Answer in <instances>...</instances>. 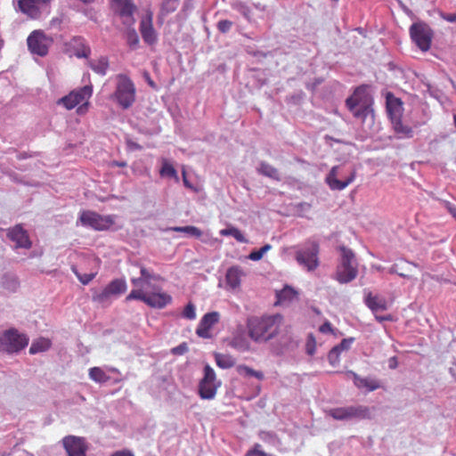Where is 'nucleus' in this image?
Wrapping results in <instances>:
<instances>
[{
    "label": "nucleus",
    "instance_id": "1a4fd4ad",
    "mask_svg": "<svg viewBox=\"0 0 456 456\" xmlns=\"http://www.w3.org/2000/svg\"><path fill=\"white\" fill-rule=\"evenodd\" d=\"M28 344V338L15 329H10L0 336V352L17 353Z\"/></svg>",
    "mask_w": 456,
    "mask_h": 456
},
{
    "label": "nucleus",
    "instance_id": "a18cd8bd",
    "mask_svg": "<svg viewBox=\"0 0 456 456\" xmlns=\"http://www.w3.org/2000/svg\"><path fill=\"white\" fill-rule=\"evenodd\" d=\"M272 248L270 244L264 245L260 249L252 251L248 255V258L252 261H259L262 259L263 256Z\"/></svg>",
    "mask_w": 456,
    "mask_h": 456
},
{
    "label": "nucleus",
    "instance_id": "4c0bfd02",
    "mask_svg": "<svg viewBox=\"0 0 456 456\" xmlns=\"http://www.w3.org/2000/svg\"><path fill=\"white\" fill-rule=\"evenodd\" d=\"M222 236H232L237 241L241 243H247L248 240L245 238L243 233L236 227L231 226L226 229L220 231Z\"/></svg>",
    "mask_w": 456,
    "mask_h": 456
},
{
    "label": "nucleus",
    "instance_id": "de8ad7c7",
    "mask_svg": "<svg viewBox=\"0 0 456 456\" xmlns=\"http://www.w3.org/2000/svg\"><path fill=\"white\" fill-rule=\"evenodd\" d=\"M260 438L268 444L275 445L278 443V438L275 434L272 432H261Z\"/></svg>",
    "mask_w": 456,
    "mask_h": 456
},
{
    "label": "nucleus",
    "instance_id": "f257e3e1",
    "mask_svg": "<svg viewBox=\"0 0 456 456\" xmlns=\"http://www.w3.org/2000/svg\"><path fill=\"white\" fill-rule=\"evenodd\" d=\"M281 314L255 318L248 322L249 337L256 342H266L274 338L282 322Z\"/></svg>",
    "mask_w": 456,
    "mask_h": 456
},
{
    "label": "nucleus",
    "instance_id": "a19ab883",
    "mask_svg": "<svg viewBox=\"0 0 456 456\" xmlns=\"http://www.w3.org/2000/svg\"><path fill=\"white\" fill-rule=\"evenodd\" d=\"M232 9L240 12L246 20H250L251 10L250 8L241 1H236L232 4Z\"/></svg>",
    "mask_w": 456,
    "mask_h": 456
},
{
    "label": "nucleus",
    "instance_id": "9b49d317",
    "mask_svg": "<svg viewBox=\"0 0 456 456\" xmlns=\"http://www.w3.org/2000/svg\"><path fill=\"white\" fill-rule=\"evenodd\" d=\"M53 40L42 30L32 31L27 38V45L29 52L33 55L45 57L47 55L49 48Z\"/></svg>",
    "mask_w": 456,
    "mask_h": 456
},
{
    "label": "nucleus",
    "instance_id": "7ed1b4c3",
    "mask_svg": "<svg viewBox=\"0 0 456 456\" xmlns=\"http://www.w3.org/2000/svg\"><path fill=\"white\" fill-rule=\"evenodd\" d=\"M126 301L139 300L152 308L162 309L169 305L172 297L156 285L144 289H134L126 297Z\"/></svg>",
    "mask_w": 456,
    "mask_h": 456
},
{
    "label": "nucleus",
    "instance_id": "58836bf2",
    "mask_svg": "<svg viewBox=\"0 0 456 456\" xmlns=\"http://www.w3.org/2000/svg\"><path fill=\"white\" fill-rule=\"evenodd\" d=\"M327 413L336 420L348 421L346 406L330 409Z\"/></svg>",
    "mask_w": 456,
    "mask_h": 456
},
{
    "label": "nucleus",
    "instance_id": "c9c22d12",
    "mask_svg": "<svg viewBox=\"0 0 456 456\" xmlns=\"http://www.w3.org/2000/svg\"><path fill=\"white\" fill-rule=\"evenodd\" d=\"M179 1L180 0H163L160 6L159 16L165 17L174 12L179 6Z\"/></svg>",
    "mask_w": 456,
    "mask_h": 456
},
{
    "label": "nucleus",
    "instance_id": "c03bdc74",
    "mask_svg": "<svg viewBox=\"0 0 456 456\" xmlns=\"http://www.w3.org/2000/svg\"><path fill=\"white\" fill-rule=\"evenodd\" d=\"M110 297H111L110 293L108 291V289L106 288H104L103 290L99 291V292L95 291L93 294V301L99 303V304H107L110 302Z\"/></svg>",
    "mask_w": 456,
    "mask_h": 456
},
{
    "label": "nucleus",
    "instance_id": "774afa93",
    "mask_svg": "<svg viewBox=\"0 0 456 456\" xmlns=\"http://www.w3.org/2000/svg\"><path fill=\"white\" fill-rule=\"evenodd\" d=\"M144 77L147 80L149 86L154 88L155 87V83L151 79L148 72L144 73Z\"/></svg>",
    "mask_w": 456,
    "mask_h": 456
},
{
    "label": "nucleus",
    "instance_id": "f03ea898",
    "mask_svg": "<svg viewBox=\"0 0 456 456\" xmlns=\"http://www.w3.org/2000/svg\"><path fill=\"white\" fill-rule=\"evenodd\" d=\"M373 100L362 86L357 87L354 94L346 100L347 109L352 112L354 118L362 121L374 117L372 109Z\"/></svg>",
    "mask_w": 456,
    "mask_h": 456
},
{
    "label": "nucleus",
    "instance_id": "5701e85b",
    "mask_svg": "<svg viewBox=\"0 0 456 456\" xmlns=\"http://www.w3.org/2000/svg\"><path fill=\"white\" fill-rule=\"evenodd\" d=\"M347 374L353 378L354 384L358 388H366L371 392L380 387V384L378 380L370 378H362L353 370L347 371Z\"/></svg>",
    "mask_w": 456,
    "mask_h": 456
},
{
    "label": "nucleus",
    "instance_id": "e433bc0d",
    "mask_svg": "<svg viewBox=\"0 0 456 456\" xmlns=\"http://www.w3.org/2000/svg\"><path fill=\"white\" fill-rule=\"evenodd\" d=\"M169 230L177 232H184L188 236L200 238L202 235V232L196 226L187 225V226H175L169 228Z\"/></svg>",
    "mask_w": 456,
    "mask_h": 456
},
{
    "label": "nucleus",
    "instance_id": "603ef678",
    "mask_svg": "<svg viewBox=\"0 0 456 456\" xmlns=\"http://www.w3.org/2000/svg\"><path fill=\"white\" fill-rule=\"evenodd\" d=\"M259 444H256L253 449L247 452L246 456H275L273 454H269L264 451L259 450Z\"/></svg>",
    "mask_w": 456,
    "mask_h": 456
},
{
    "label": "nucleus",
    "instance_id": "864d4df0",
    "mask_svg": "<svg viewBox=\"0 0 456 456\" xmlns=\"http://www.w3.org/2000/svg\"><path fill=\"white\" fill-rule=\"evenodd\" d=\"M188 351V346L186 343H182L178 345L177 346L171 349V352L173 354L175 355H182L185 354Z\"/></svg>",
    "mask_w": 456,
    "mask_h": 456
},
{
    "label": "nucleus",
    "instance_id": "f3484780",
    "mask_svg": "<svg viewBox=\"0 0 456 456\" xmlns=\"http://www.w3.org/2000/svg\"><path fill=\"white\" fill-rule=\"evenodd\" d=\"M135 266L140 268V277L131 279V283L134 289H144L154 286L152 281H159L161 277L159 274L154 273L153 271L146 268L139 263L134 264Z\"/></svg>",
    "mask_w": 456,
    "mask_h": 456
},
{
    "label": "nucleus",
    "instance_id": "13d9d810",
    "mask_svg": "<svg viewBox=\"0 0 456 456\" xmlns=\"http://www.w3.org/2000/svg\"><path fill=\"white\" fill-rule=\"evenodd\" d=\"M126 145H127V148L130 151H140V150L142 149L140 144H138L137 142H135L132 139H127L126 140Z\"/></svg>",
    "mask_w": 456,
    "mask_h": 456
},
{
    "label": "nucleus",
    "instance_id": "3c124183",
    "mask_svg": "<svg viewBox=\"0 0 456 456\" xmlns=\"http://www.w3.org/2000/svg\"><path fill=\"white\" fill-rule=\"evenodd\" d=\"M232 26V22L228 20H221L217 23V28L222 33H227Z\"/></svg>",
    "mask_w": 456,
    "mask_h": 456
},
{
    "label": "nucleus",
    "instance_id": "c756f323",
    "mask_svg": "<svg viewBox=\"0 0 456 456\" xmlns=\"http://www.w3.org/2000/svg\"><path fill=\"white\" fill-rule=\"evenodd\" d=\"M125 37L126 40V44L128 45L131 50L138 49L140 39L134 26L126 27V29L125 31Z\"/></svg>",
    "mask_w": 456,
    "mask_h": 456
},
{
    "label": "nucleus",
    "instance_id": "6e6552de",
    "mask_svg": "<svg viewBox=\"0 0 456 456\" xmlns=\"http://www.w3.org/2000/svg\"><path fill=\"white\" fill-rule=\"evenodd\" d=\"M203 371L204 375L198 387L199 395L203 400H213L222 382L216 379L215 370L208 364L205 365Z\"/></svg>",
    "mask_w": 456,
    "mask_h": 456
},
{
    "label": "nucleus",
    "instance_id": "ea45409f",
    "mask_svg": "<svg viewBox=\"0 0 456 456\" xmlns=\"http://www.w3.org/2000/svg\"><path fill=\"white\" fill-rule=\"evenodd\" d=\"M232 346L240 352H246L249 350L250 346L248 339L242 336H236L233 338Z\"/></svg>",
    "mask_w": 456,
    "mask_h": 456
},
{
    "label": "nucleus",
    "instance_id": "cd10ccee",
    "mask_svg": "<svg viewBox=\"0 0 456 456\" xmlns=\"http://www.w3.org/2000/svg\"><path fill=\"white\" fill-rule=\"evenodd\" d=\"M90 68L97 74L104 76L109 67L107 57H100L97 60H90L88 61Z\"/></svg>",
    "mask_w": 456,
    "mask_h": 456
},
{
    "label": "nucleus",
    "instance_id": "39448f33",
    "mask_svg": "<svg viewBox=\"0 0 456 456\" xmlns=\"http://www.w3.org/2000/svg\"><path fill=\"white\" fill-rule=\"evenodd\" d=\"M116 80V89L112 94V99L115 100L123 110H127L135 102V86L125 74H118Z\"/></svg>",
    "mask_w": 456,
    "mask_h": 456
},
{
    "label": "nucleus",
    "instance_id": "9d476101",
    "mask_svg": "<svg viewBox=\"0 0 456 456\" xmlns=\"http://www.w3.org/2000/svg\"><path fill=\"white\" fill-rule=\"evenodd\" d=\"M116 216L113 215L102 216L94 211H83L79 221L83 226L90 227L96 231H104L112 226Z\"/></svg>",
    "mask_w": 456,
    "mask_h": 456
},
{
    "label": "nucleus",
    "instance_id": "4468645a",
    "mask_svg": "<svg viewBox=\"0 0 456 456\" xmlns=\"http://www.w3.org/2000/svg\"><path fill=\"white\" fill-rule=\"evenodd\" d=\"M93 94L92 85H86L77 90L71 91L68 95L61 98L58 104H62L67 110H72L84 101H87Z\"/></svg>",
    "mask_w": 456,
    "mask_h": 456
},
{
    "label": "nucleus",
    "instance_id": "dca6fc26",
    "mask_svg": "<svg viewBox=\"0 0 456 456\" xmlns=\"http://www.w3.org/2000/svg\"><path fill=\"white\" fill-rule=\"evenodd\" d=\"M139 30L145 44L153 45L158 42V33L153 27V12L151 9L145 10L142 17Z\"/></svg>",
    "mask_w": 456,
    "mask_h": 456
},
{
    "label": "nucleus",
    "instance_id": "5fc2aeb1",
    "mask_svg": "<svg viewBox=\"0 0 456 456\" xmlns=\"http://www.w3.org/2000/svg\"><path fill=\"white\" fill-rule=\"evenodd\" d=\"M442 204L444 208L452 216V217L456 220V206L450 201L443 200Z\"/></svg>",
    "mask_w": 456,
    "mask_h": 456
},
{
    "label": "nucleus",
    "instance_id": "ddd939ff",
    "mask_svg": "<svg viewBox=\"0 0 456 456\" xmlns=\"http://www.w3.org/2000/svg\"><path fill=\"white\" fill-rule=\"evenodd\" d=\"M113 10L121 19L122 24L126 27L134 26L135 19L134 13L136 6L132 0H113Z\"/></svg>",
    "mask_w": 456,
    "mask_h": 456
},
{
    "label": "nucleus",
    "instance_id": "052dcab7",
    "mask_svg": "<svg viewBox=\"0 0 456 456\" xmlns=\"http://www.w3.org/2000/svg\"><path fill=\"white\" fill-rule=\"evenodd\" d=\"M374 315H375V319L379 322H387V321H392V316L390 314H387V315H379L377 313H374Z\"/></svg>",
    "mask_w": 456,
    "mask_h": 456
},
{
    "label": "nucleus",
    "instance_id": "09e8293b",
    "mask_svg": "<svg viewBox=\"0 0 456 456\" xmlns=\"http://www.w3.org/2000/svg\"><path fill=\"white\" fill-rule=\"evenodd\" d=\"M72 271L75 273L79 281L85 285L88 284L95 277V273L79 274L75 267H72Z\"/></svg>",
    "mask_w": 456,
    "mask_h": 456
},
{
    "label": "nucleus",
    "instance_id": "423d86ee",
    "mask_svg": "<svg viewBox=\"0 0 456 456\" xmlns=\"http://www.w3.org/2000/svg\"><path fill=\"white\" fill-rule=\"evenodd\" d=\"M319 252V243L314 240H308L296 250L295 259L306 271L313 272L320 265Z\"/></svg>",
    "mask_w": 456,
    "mask_h": 456
},
{
    "label": "nucleus",
    "instance_id": "c85d7f7f",
    "mask_svg": "<svg viewBox=\"0 0 456 456\" xmlns=\"http://www.w3.org/2000/svg\"><path fill=\"white\" fill-rule=\"evenodd\" d=\"M111 296H118L126 290V282L124 279H116L110 281L106 287Z\"/></svg>",
    "mask_w": 456,
    "mask_h": 456
},
{
    "label": "nucleus",
    "instance_id": "bb28decb",
    "mask_svg": "<svg viewBox=\"0 0 456 456\" xmlns=\"http://www.w3.org/2000/svg\"><path fill=\"white\" fill-rule=\"evenodd\" d=\"M393 128L399 138H411L413 136V130L411 126L403 124L402 118L391 122Z\"/></svg>",
    "mask_w": 456,
    "mask_h": 456
},
{
    "label": "nucleus",
    "instance_id": "412c9836",
    "mask_svg": "<svg viewBox=\"0 0 456 456\" xmlns=\"http://www.w3.org/2000/svg\"><path fill=\"white\" fill-rule=\"evenodd\" d=\"M348 421H359L363 419H371L373 418L374 408L365 405H348L346 406Z\"/></svg>",
    "mask_w": 456,
    "mask_h": 456
},
{
    "label": "nucleus",
    "instance_id": "6e6d98bb",
    "mask_svg": "<svg viewBox=\"0 0 456 456\" xmlns=\"http://www.w3.org/2000/svg\"><path fill=\"white\" fill-rule=\"evenodd\" d=\"M90 53V48L82 44V48L77 51L76 55L78 58H88Z\"/></svg>",
    "mask_w": 456,
    "mask_h": 456
},
{
    "label": "nucleus",
    "instance_id": "8fccbe9b",
    "mask_svg": "<svg viewBox=\"0 0 456 456\" xmlns=\"http://www.w3.org/2000/svg\"><path fill=\"white\" fill-rule=\"evenodd\" d=\"M340 353L335 346L329 352L328 360L331 365H336L339 362Z\"/></svg>",
    "mask_w": 456,
    "mask_h": 456
},
{
    "label": "nucleus",
    "instance_id": "4be33fe9",
    "mask_svg": "<svg viewBox=\"0 0 456 456\" xmlns=\"http://www.w3.org/2000/svg\"><path fill=\"white\" fill-rule=\"evenodd\" d=\"M403 110L402 101L393 94H388L387 96V111L391 122L402 118Z\"/></svg>",
    "mask_w": 456,
    "mask_h": 456
},
{
    "label": "nucleus",
    "instance_id": "2f4dec72",
    "mask_svg": "<svg viewBox=\"0 0 456 456\" xmlns=\"http://www.w3.org/2000/svg\"><path fill=\"white\" fill-rule=\"evenodd\" d=\"M215 360L216 365L221 369H229L235 365V359L229 354H216Z\"/></svg>",
    "mask_w": 456,
    "mask_h": 456
},
{
    "label": "nucleus",
    "instance_id": "37998d69",
    "mask_svg": "<svg viewBox=\"0 0 456 456\" xmlns=\"http://www.w3.org/2000/svg\"><path fill=\"white\" fill-rule=\"evenodd\" d=\"M3 287L9 291H15L19 287L18 279L12 275H5L2 281Z\"/></svg>",
    "mask_w": 456,
    "mask_h": 456
},
{
    "label": "nucleus",
    "instance_id": "f704fd0d",
    "mask_svg": "<svg viewBox=\"0 0 456 456\" xmlns=\"http://www.w3.org/2000/svg\"><path fill=\"white\" fill-rule=\"evenodd\" d=\"M296 291L289 286H285L283 289L276 293L277 303L283 304L284 302L291 301L296 297Z\"/></svg>",
    "mask_w": 456,
    "mask_h": 456
},
{
    "label": "nucleus",
    "instance_id": "b1692460",
    "mask_svg": "<svg viewBox=\"0 0 456 456\" xmlns=\"http://www.w3.org/2000/svg\"><path fill=\"white\" fill-rule=\"evenodd\" d=\"M243 274H244L243 271L240 266L235 265V266L230 267L227 270L226 275H225V280H226L227 285L232 289L240 287V281H241V277L243 276Z\"/></svg>",
    "mask_w": 456,
    "mask_h": 456
},
{
    "label": "nucleus",
    "instance_id": "e2e57ef3",
    "mask_svg": "<svg viewBox=\"0 0 456 456\" xmlns=\"http://www.w3.org/2000/svg\"><path fill=\"white\" fill-rule=\"evenodd\" d=\"M320 331L322 333L330 332L332 330L331 324L329 322H324L320 326Z\"/></svg>",
    "mask_w": 456,
    "mask_h": 456
},
{
    "label": "nucleus",
    "instance_id": "0e129e2a",
    "mask_svg": "<svg viewBox=\"0 0 456 456\" xmlns=\"http://www.w3.org/2000/svg\"><path fill=\"white\" fill-rule=\"evenodd\" d=\"M398 366V362H397V358L395 356H393V357H390L389 360H388V367L392 370L397 368Z\"/></svg>",
    "mask_w": 456,
    "mask_h": 456
},
{
    "label": "nucleus",
    "instance_id": "0eeeda50",
    "mask_svg": "<svg viewBox=\"0 0 456 456\" xmlns=\"http://www.w3.org/2000/svg\"><path fill=\"white\" fill-rule=\"evenodd\" d=\"M355 169L347 170L346 166L333 167L325 178V182L332 191H342L355 179Z\"/></svg>",
    "mask_w": 456,
    "mask_h": 456
},
{
    "label": "nucleus",
    "instance_id": "338daca9",
    "mask_svg": "<svg viewBox=\"0 0 456 456\" xmlns=\"http://www.w3.org/2000/svg\"><path fill=\"white\" fill-rule=\"evenodd\" d=\"M111 456H134V454L131 453L130 452L120 451L114 452Z\"/></svg>",
    "mask_w": 456,
    "mask_h": 456
},
{
    "label": "nucleus",
    "instance_id": "aec40b11",
    "mask_svg": "<svg viewBox=\"0 0 456 456\" xmlns=\"http://www.w3.org/2000/svg\"><path fill=\"white\" fill-rule=\"evenodd\" d=\"M7 236L15 243V248H29L32 245L27 231L20 224L10 229Z\"/></svg>",
    "mask_w": 456,
    "mask_h": 456
},
{
    "label": "nucleus",
    "instance_id": "49530a36",
    "mask_svg": "<svg viewBox=\"0 0 456 456\" xmlns=\"http://www.w3.org/2000/svg\"><path fill=\"white\" fill-rule=\"evenodd\" d=\"M182 316L188 320H195L196 319V308L192 303H188L184 307Z\"/></svg>",
    "mask_w": 456,
    "mask_h": 456
},
{
    "label": "nucleus",
    "instance_id": "a211bd4d",
    "mask_svg": "<svg viewBox=\"0 0 456 456\" xmlns=\"http://www.w3.org/2000/svg\"><path fill=\"white\" fill-rule=\"evenodd\" d=\"M62 443L68 456H86L87 446L83 438L69 436Z\"/></svg>",
    "mask_w": 456,
    "mask_h": 456
},
{
    "label": "nucleus",
    "instance_id": "2eb2a0df",
    "mask_svg": "<svg viewBox=\"0 0 456 456\" xmlns=\"http://www.w3.org/2000/svg\"><path fill=\"white\" fill-rule=\"evenodd\" d=\"M51 0H19L20 11L31 19H37L43 12H49Z\"/></svg>",
    "mask_w": 456,
    "mask_h": 456
},
{
    "label": "nucleus",
    "instance_id": "7c9ffc66",
    "mask_svg": "<svg viewBox=\"0 0 456 456\" xmlns=\"http://www.w3.org/2000/svg\"><path fill=\"white\" fill-rule=\"evenodd\" d=\"M51 346V341L47 338H41L34 340L30 346L29 353L35 354L37 353L45 352Z\"/></svg>",
    "mask_w": 456,
    "mask_h": 456
},
{
    "label": "nucleus",
    "instance_id": "79ce46f5",
    "mask_svg": "<svg viewBox=\"0 0 456 456\" xmlns=\"http://www.w3.org/2000/svg\"><path fill=\"white\" fill-rule=\"evenodd\" d=\"M159 174L163 177L175 178V180H178L176 170L167 161L163 162Z\"/></svg>",
    "mask_w": 456,
    "mask_h": 456
},
{
    "label": "nucleus",
    "instance_id": "6ab92c4d",
    "mask_svg": "<svg viewBox=\"0 0 456 456\" xmlns=\"http://www.w3.org/2000/svg\"><path fill=\"white\" fill-rule=\"evenodd\" d=\"M218 321L219 314L217 312L206 314L198 324L196 334L200 338H209L211 337L210 330Z\"/></svg>",
    "mask_w": 456,
    "mask_h": 456
},
{
    "label": "nucleus",
    "instance_id": "bf43d9fd",
    "mask_svg": "<svg viewBox=\"0 0 456 456\" xmlns=\"http://www.w3.org/2000/svg\"><path fill=\"white\" fill-rule=\"evenodd\" d=\"M314 344H315L314 338L312 335L309 336L308 341H307V353L311 355L314 354Z\"/></svg>",
    "mask_w": 456,
    "mask_h": 456
},
{
    "label": "nucleus",
    "instance_id": "72a5a7b5",
    "mask_svg": "<svg viewBox=\"0 0 456 456\" xmlns=\"http://www.w3.org/2000/svg\"><path fill=\"white\" fill-rule=\"evenodd\" d=\"M89 378L96 383H106L110 379V377L100 367L90 368Z\"/></svg>",
    "mask_w": 456,
    "mask_h": 456
},
{
    "label": "nucleus",
    "instance_id": "a878e982",
    "mask_svg": "<svg viewBox=\"0 0 456 456\" xmlns=\"http://www.w3.org/2000/svg\"><path fill=\"white\" fill-rule=\"evenodd\" d=\"M258 174L269 177L273 180L280 182L281 180V176L277 168L270 165L265 161H261L256 168Z\"/></svg>",
    "mask_w": 456,
    "mask_h": 456
},
{
    "label": "nucleus",
    "instance_id": "f8f14e48",
    "mask_svg": "<svg viewBox=\"0 0 456 456\" xmlns=\"http://www.w3.org/2000/svg\"><path fill=\"white\" fill-rule=\"evenodd\" d=\"M412 41L423 52L428 51L431 45L432 32L424 23H414L410 28Z\"/></svg>",
    "mask_w": 456,
    "mask_h": 456
},
{
    "label": "nucleus",
    "instance_id": "473e14b6",
    "mask_svg": "<svg viewBox=\"0 0 456 456\" xmlns=\"http://www.w3.org/2000/svg\"><path fill=\"white\" fill-rule=\"evenodd\" d=\"M236 370L238 374L240 376L254 377L259 380H262L265 377L262 371L255 370L252 368L244 364L238 365Z\"/></svg>",
    "mask_w": 456,
    "mask_h": 456
},
{
    "label": "nucleus",
    "instance_id": "4d7b16f0",
    "mask_svg": "<svg viewBox=\"0 0 456 456\" xmlns=\"http://www.w3.org/2000/svg\"><path fill=\"white\" fill-rule=\"evenodd\" d=\"M353 342V338L350 339H343L338 346L335 347L338 348L339 352L348 350L351 343Z\"/></svg>",
    "mask_w": 456,
    "mask_h": 456
},
{
    "label": "nucleus",
    "instance_id": "680f3d73",
    "mask_svg": "<svg viewBox=\"0 0 456 456\" xmlns=\"http://www.w3.org/2000/svg\"><path fill=\"white\" fill-rule=\"evenodd\" d=\"M388 273H396V274H398L399 276L403 277V278L407 277V275H406V274H404V273H399V271H398V265H397V264L393 265L388 269Z\"/></svg>",
    "mask_w": 456,
    "mask_h": 456
},
{
    "label": "nucleus",
    "instance_id": "20e7f679",
    "mask_svg": "<svg viewBox=\"0 0 456 456\" xmlns=\"http://www.w3.org/2000/svg\"><path fill=\"white\" fill-rule=\"evenodd\" d=\"M340 260L337 266L336 280L342 284L348 283L358 275V263L354 253L345 246L339 247Z\"/></svg>",
    "mask_w": 456,
    "mask_h": 456
},
{
    "label": "nucleus",
    "instance_id": "393cba45",
    "mask_svg": "<svg viewBox=\"0 0 456 456\" xmlns=\"http://www.w3.org/2000/svg\"><path fill=\"white\" fill-rule=\"evenodd\" d=\"M365 304L373 314L378 313L379 311H385L387 308L385 298L379 296H373L370 292L365 297Z\"/></svg>",
    "mask_w": 456,
    "mask_h": 456
},
{
    "label": "nucleus",
    "instance_id": "69168bd1",
    "mask_svg": "<svg viewBox=\"0 0 456 456\" xmlns=\"http://www.w3.org/2000/svg\"><path fill=\"white\" fill-rule=\"evenodd\" d=\"M443 18L449 22H455L456 21V13L446 14V15H444Z\"/></svg>",
    "mask_w": 456,
    "mask_h": 456
}]
</instances>
